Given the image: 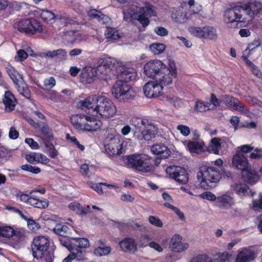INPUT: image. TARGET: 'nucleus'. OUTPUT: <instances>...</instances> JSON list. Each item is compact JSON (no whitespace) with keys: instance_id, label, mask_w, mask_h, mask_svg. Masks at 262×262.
Listing matches in <instances>:
<instances>
[{"instance_id":"f257e3e1","label":"nucleus","mask_w":262,"mask_h":262,"mask_svg":"<svg viewBox=\"0 0 262 262\" xmlns=\"http://www.w3.org/2000/svg\"><path fill=\"white\" fill-rule=\"evenodd\" d=\"M169 67L170 69L160 60H151L144 66V73L146 76L154 79L156 81L168 85L172 83V77H176L177 74L175 65L170 63Z\"/></svg>"},{"instance_id":"f03ea898","label":"nucleus","mask_w":262,"mask_h":262,"mask_svg":"<svg viewBox=\"0 0 262 262\" xmlns=\"http://www.w3.org/2000/svg\"><path fill=\"white\" fill-rule=\"evenodd\" d=\"M197 178L200 181L201 187L208 189L210 184H215L220 181L222 178L220 169L215 166L204 165L200 167L197 173Z\"/></svg>"},{"instance_id":"7ed1b4c3","label":"nucleus","mask_w":262,"mask_h":262,"mask_svg":"<svg viewBox=\"0 0 262 262\" xmlns=\"http://www.w3.org/2000/svg\"><path fill=\"white\" fill-rule=\"evenodd\" d=\"M112 94L119 101L127 102L133 100L137 94L128 83L123 80H119L112 89Z\"/></svg>"},{"instance_id":"20e7f679","label":"nucleus","mask_w":262,"mask_h":262,"mask_svg":"<svg viewBox=\"0 0 262 262\" xmlns=\"http://www.w3.org/2000/svg\"><path fill=\"white\" fill-rule=\"evenodd\" d=\"M127 165L137 170L147 172L152 167V159L145 155H132L127 157Z\"/></svg>"},{"instance_id":"39448f33","label":"nucleus","mask_w":262,"mask_h":262,"mask_svg":"<svg viewBox=\"0 0 262 262\" xmlns=\"http://www.w3.org/2000/svg\"><path fill=\"white\" fill-rule=\"evenodd\" d=\"M242 13L247 16V21L252 20L260 13L262 4L257 0H243L238 3Z\"/></svg>"},{"instance_id":"423d86ee","label":"nucleus","mask_w":262,"mask_h":262,"mask_svg":"<svg viewBox=\"0 0 262 262\" xmlns=\"http://www.w3.org/2000/svg\"><path fill=\"white\" fill-rule=\"evenodd\" d=\"M243 16L238 3L236 5L227 9L225 13V17L228 19V26L230 28H236L238 24L247 22V18L244 17L241 19Z\"/></svg>"},{"instance_id":"0eeeda50","label":"nucleus","mask_w":262,"mask_h":262,"mask_svg":"<svg viewBox=\"0 0 262 262\" xmlns=\"http://www.w3.org/2000/svg\"><path fill=\"white\" fill-rule=\"evenodd\" d=\"M96 114L104 118L113 117L116 113V107L110 99L103 97H99Z\"/></svg>"},{"instance_id":"6e6552de","label":"nucleus","mask_w":262,"mask_h":262,"mask_svg":"<svg viewBox=\"0 0 262 262\" xmlns=\"http://www.w3.org/2000/svg\"><path fill=\"white\" fill-rule=\"evenodd\" d=\"M49 247L48 238L43 236L36 237L34 238L31 246L32 255L37 259H41L47 251Z\"/></svg>"},{"instance_id":"1a4fd4ad","label":"nucleus","mask_w":262,"mask_h":262,"mask_svg":"<svg viewBox=\"0 0 262 262\" xmlns=\"http://www.w3.org/2000/svg\"><path fill=\"white\" fill-rule=\"evenodd\" d=\"M189 31L193 36L202 39L215 40L217 37L216 30L212 26L191 27Z\"/></svg>"},{"instance_id":"9d476101","label":"nucleus","mask_w":262,"mask_h":262,"mask_svg":"<svg viewBox=\"0 0 262 262\" xmlns=\"http://www.w3.org/2000/svg\"><path fill=\"white\" fill-rule=\"evenodd\" d=\"M135 127H142L145 137V141H150L155 137L157 133V128L149 120L145 118L135 119ZM144 137V136H143Z\"/></svg>"},{"instance_id":"9b49d317","label":"nucleus","mask_w":262,"mask_h":262,"mask_svg":"<svg viewBox=\"0 0 262 262\" xmlns=\"http://www.w3.org/2000/svg\"><path fill=\"white\" fill-rule=\"evenodd\" d=\"M166 172L169 178L174 179L181 184H186L189 177L187 170L181 166H169L166 169Z\"/></svg>"},{"instance_id":"f8f14e48","label":"nucleus","mask_w":262,"mask_h":262,"mask_svg":"<svg viewBox=\"0 0 262 262\" xmlns=\"http://www.w3.org/2000/svg\"><path fill=\"white\" fill-rule=\"evenodd\" d=\"M163 86L165 85L159 82H148L144 86V93L147 98L158 97L162 94Z\"/></svg>"},{"instance_id":"ddd939ff","label":"nucleus","mask_w":262,"mask_h":262,"mask_svg":"<svg viewBox=\"0 0 262 262\" xmlns=\"http://www.w3.org/2000/svg\"><path fill=\"white\" fill-rule=\"evenodd\" d=\"M123 142L120 137L114 136L110 139L109 143L105 146L106 150L112 156H119L123 152Z\"/></svg>"},{"instance_id":"4468645a","label":"nucleus","mask_w":262,"mask_h":262,"mask_svg":"<svg viewBox=\"0 0 262 262\" xmlns=\"http://www.w3.org/2000/svg\"><path fill=\"white\" fill-rule=\"evenodd\" d=\"M232 165L233 168L240 170L241 172L251 166L246 156L238 151L233 156Z\"/></svg>"},{"instance_id":"2eb2a0df","label":"nucleus","mask_w":262,"mask_h":262,"mask_svg":"<svg viewBox=\"0 0 262 262\" xmlns=\"http://www.w3.org/2000/svg\"><path fill=\"white\" fill-rule=\"evenodd\" d=\"M98 103H99V97L96 95H94L78 102L77 105L78 107L83 110H92L93 112H96L97 110V106H98Z\"/></svg>"},{"instance_id":"dca6fc26","label":"nucleus","mask_w":262,"mask_h":262,"mask_svg":"<svg viewBox=\"0 0 262 262\" xmlns=\"http://www.w3.org/2000/svg\"><path fill=\"white\" fill-rule=\"evenodd\" d=\"M141 13L140 8L135 5H129L123 7V20L127 23H133Z\"/></svg>"},{"instance_id":"f3484780","label":"nucleus","mask_w":262,"mask_h":262,"mask_svg":"<svg viewBox=\"0 0 262 262\" xmlns=\"http://www.w3.org/2000/svg\"><path fill=\"white\" fill-rule=\"evenodd\" d=\"M256 257V255L254 251L248 248H244L238 252L235 262H251Z\"/></svg>"},{"instance_id":"a211bd4d","label":"nucleus","mask_w":262,"mask_h":262,"mask_svg":"<svg viewBox=\"0 0 262 262\" xmlns=\"http://www.w3.org/2000/svg\"><path fill=\"white\" fill-rule=\"evenodd\" d=\"M182 237L179 234L174 235L170 240L169 247L175 252H181L187 249L188 245L182 242Z\"/></svg>"},{"instance_id":"6ab92c4d","label":"nucleus","mask_w":262,"mask_h":262,"mask_svg":"<svg viewBox=\"0 0 262 262\" xmlns=\"http://www.w3.org/2000/svg\"><path fill=\"white\" fill-rule=\"evenodd\" d=\"M3 102L5 105V110L10 112L14 110L17 101L11 92L6 91L3 96Z\"/></svg>"},{"instance_id":"aec40b11","label":"nucleus","mask_w":262,"mask_h":262,"mask_svg":"<svg viewBox=\"0 0 262 262\" xmlns=\"http://www.w3.org/2000/svg\"><path fill=\"white\" fill-rule=\"evenodd\" d=\"M88 116L83 114H74L72 115L70 120L74 128L77 130L84 131Z\"/></svg>"},{"instance_id":"412c9836","label":"nucleus","mask_w":262,"mask_h":262,"mask_svg":"<svg viewBox=\"0 0 262 262\" xmlns=\"http://www.w3.org/2000/svg\"><path fill=\"white\" fill-rule=\"evenodd\" d=\"M34 127L39 129L43 135L46 142H50L53 140L54 137L52 131L46 122L34 123Z\"/></svg>"},{"instance_id":"4be33fe9","label":"nucleus","mask_w":262,"mask_h":262,"mask_svg":"<svg viewBox=\"0 0 262 262\" xmlns=\"http://www.w3.org/2000/svg\"><path fill=\"white\" fill-rule=\"evenodd\" d=\"M241 175L243 181L250 184L256 183L259 179L258 173L252 168L251 165L242 172Z\"/></svg>"},{"instance_id":"5701e85b","label":"nucleus","mask_w":262,"mask_h":262,"mask_svg":"<svg viewBox=\"0 0 262 262\" xmlns=\"http://www.w3.org/2000/svg\"><path fill=\"white\" fill-rule=\"evenodd\" d=\"M215 204L221 209H227L235 204V201L234 199L229 195L224 194L217 197Z\"/></svg>"},{"instance_id":"b1692460","label":"nucleus","mask_w":262,"mask_h":262,"mask_svg":"<svg viewBox=\"0 0 262 262\" xmlns=\"http://www.w3.org/2000/svg\"><path fill=\"white\" fill-rule=\"evenodd\" d=\"M119 246L126 252L135 253L137 250V245L133 238H125L119 242Z\"/></svg>"},{"instance_id":"393cba45","label":"nucleus","mask_w":262,"mask_h":262,"mask_svg":"<svg viewBox=\"0 0 262 262\" xmlns=\"http://www.w3.org/2000/svg\"><path fill=\"white\" fill-rule=\"evenodd\" d=\"M150 149L153 154L159 155L161 159L167 158L170 154V151L168 148L162 143L153 145Z\"/></svg>"},{"instance_id":"a878e982","label":"nucleus","mask_w":262,"mask_h":262,"mask_svg":"<svg viewBox=\"0 0 262 262\" xmlns=\"http://www.w3.org/2000/svg\"><path fill=\"white\" fill-rule=\"evenodd\" d=\"M6 72L12 80L15 86L22 84V82L24 81L23 75L19 74L13 67L8 65L6 67Z\"/></svg>"},{"instance_id":"bb28decb","label":"nucleus","mask_w":262,"mask_h":262,"mask_svg":"<svg viewBox=\"0 0 262 262\" xmlns=\"http://www.w3.org/2000/svg\"><path fill=\"white\" fill-rule=\"evenodd\" d=\"M28 205H31L34 207L44 209L48 207L49 201L45 198H39L35 194H31Z\"/></svg>"},{"instance_id":"cd10ccee","label":"nucleus","mask_w":262,"mask_h":262,"mask_svg":"<svg viewBox=\"0 0 262 262\" xmlns=\"http://www.w3.org/2000/svg\"><path fill=\"white\" fill-rule=\"evenodd\" d=\"M86 119L85 126L84 127V131L93 132L101 128L102 123L98 119L93 116H89Z\"/></svg>"},{"instance_id":"c85d7f7f","label":"nucleus","mask_w":262,"mask_h":262,"mask_svg":"<svg viewBox=\"0 0 262 262\" xmlns=\"http://www.w3.org/2000/svg\"><path fill=\"white\" fill-rule=\"evenodd\" d=\"M234 191L241 198L244 196H253L254 192L246 185L236 184L233 187Z\"/></svg>"},{"instance_id":"c756f323","label":"nucleus","mask_w":262,"mask_h":262,"mask_svg":"<svg viewBox=\"0 0 262 262\" xmlns=\"http://www.w3.org/2000/svg\"><path fill=\"white\" fill-rule=\"evenodd\" d=\"M106 241L104 239H100L98 241V246L94 251V254L99 256H102L108 255L112 251V248L110 246H105Z\"/></svg>"},{"instance_id":"7c9ffc66","label":"nucleus","mask_w":262,"mask_h":262,"mask_svg":"<svg viewBox=\"0 0 262 262\" xmlns=\"http://www.w3.org/2000/svg\"><path fill=\"white\" fill-rule=\"evenodd\" d=\"M30 18H27L16 21L14 24V28L19 33L27 35L28 31H30L29 29V26L31 25L30 24Z\"/></svg>"},{"instance_id":"2f4dec72","label":"nucleus","mask_w":262,"mask_h":262,"mask_svg":"<svg viewBox=\"0 0 262 262\" xmlns=\"http://www.w3.org/2000/svg\"><path fill=\"white\" fill-rule=\"evenodd\" d=\"M30 24L31 25L29 26V29L30 31H28V36H31L43 32V26L41 23L37 19L30 18Z\"/></svg>"},{"instance_id":"473e14b6","label":"nucleus","mask_w":262,"mask_h":262,"mask_svg":"<svg viewBox=\"0 0 262 262\" xmlns=\"http://www.w3.org/2000/svg\"><path fill=\"white\" fill-rule=\"evenodd\" d=\"M41 57L54 58L57 57L60 60H64L67 59V52L62 49H59L52 51H48L46 53H42Z\"/></svg>"},{"instance_id":"72a5a7b5","label":"nucleus","mask_w":262,"mask_h":262,"mask_svg":"<svg viewBox=\"0 0 262 262\" xmlns=\"http://www.w3.org/2000/svg\"><path fill=\"white\" fill-rule=\"evenodd\" d=\"M68 207L71 210L81 216L86 215L90 210V205H87L86 208H83L80 203L76 202H71Z\"/></svg>"},{"instance_id":"f704fd0d","label":"nucleus","mask_w":262,"mask_h":262,"mask_svg":"<svg viewBox=\"0 0 262 262\" xmlns=\"http://www.w3.org/2000/svg\"><path fill=\"white\" fill-rule=\"evenodd\" d=\"M120 77L123 79V81L127 83L129 81L136 80L137 73L134 71L133 69L126 68L121 71Z\"/></svg>"},{"instance_id":"c9c22d12","label":"nucleus","mask_w":262,"mask_h":262,"mask_svg":"<svg viewBox=\"0 0 262 262\" xmlns=\"http://www.w3.org/2000/svg\"><path fill=\"white\" fill-rule=\"evenodd\" d=\"M73 251L75 249H81L90 246L88 238L83 237L72 238Z\"/></svg>"},{"instance_id":"e433bc0d","label":"nucleus","mask_w":262,"mask_h":262,"mask_svg":"<svg viewBox=\"0 0 262 262\" xmlns=\"http://www.w3.org/2000/svg\"><path fill=\"white\" fill-rule=\"evenodd\" d=\"M116 60L111 57H105L102 58L100 61L99 68L100 69H105L109 71L116 68Z\"/></svg>"},{"instance_id":"4c0bfd02","label":"nucleus","mask_w":262,"mask_h":262,"mask_svg":"<svg viewBox=\"0 0 262 262\" xmlns=\"http://www.w3.org/2000/svg\"><path fill=\"white\" fill-rule=\"evenodd\" d=\"M104 35L108 40H116L121 37L118 30L113 27H107Z\"/></svg>"},{"instance_id":"58836bf2","label":"nucleus","mask_w":262,"mask_h":262,"mask_svg":"<svg viewBox=\"0 0 262 262\" xmlns=\"http://www.w3.org/2000/svg\"><path fill=\"white\" fill-rule=\"evenodd\" d=\"M140 10L142 14L148 17L156 16L157 15L155 6L148 2L146 3L144 7L140 8Z\"/></svg>"},{"instance_id":"ea45409f","label":"nucleus","mask_w":262,"mask_h":262,"mask_svg":"<svg viewBox=\"0 0 262 262\" xmlns=\"http://www.w3.org/2000/svg\"><path fill=\"white\" fill-rule=\"evenodd\" d=\"M221 148V139L214 138L211 140V143L208 147V151L214 154L218 155Z\"/></svg>"},{"instance_id":"a19ab883","label":"nucleus","mask_w":262,"mask_h":262,"mask_svg":"<svg viewBox=\"0 0 262 262\" xmlns=\"http://www.w3.org/2000/svg\"><path fill=\"white\" fill-rule=\"evenodd\" d=\"M69 228L66 225L58 224L53 229L54 232L61 237H68L69 236Z\"/></svg>"},{"instance_id":"79ce46f5","label":"nucleus","mask_w":262,"mask_h":262,"mask_svg":"<svg viewBox=\"0 0 262 262\" xmlns=\"http://www.w3.org/2000/svg\"><path fill=\"white\" fill-rule=\"evenodd\" d=\"M240 101L236 98L226 95L224 99V104L228 107L235 110V108L239 104Z\"/></svg>"},{"instance_id":"37998d69","label":"nucleus","mask_w":262,"mask_h":262,"mask_svg":"<svg viewBox=\"0 0 262 262\" xmlns=\"http://www.w3.org/2000/svg\"><path fill=\"white\" fill-rule=\"evenodd\" d=\"M14 229L10 226H0V237L10 238L13 236Z\"/></svg>"},{"instance_id":"c03bdc74","label":"nucleus","mask_w":262,"mask_h":262,"mask_svg":"<svg viewBox=\"0 0 262 262\" xmlns=\"http://www.w3.org/2000/svg\"><path fill=\"white\" fill-rule=\"evenodd\" d=\"M171 18L175 22L180 24H183L187 20L186 14L181 11H176L172 12Z\"/></svg>"},{"instance_id":"a18cd8bd","label":"nucleus","mask_w":262,"mask_h":262,"mask_svg":"<svg viewBox=\"0 0 262 262\" xmlns=\"http://www.w3.org/2000/svg\"><path fill=\"white\" fill-rule=\"evenodd\" d=\"M17 89L19 93L27 99H30L31 97V92L29 88L27 87L25 81L22 82V84L16 85L15 86Z\"/></svg>"},{"instance_id":"49530a36","label":"nucleus","mask_w":262,"mask_h":262,"mask_svg":"<svg viewBox=\"0 0 262 262\" xmlns=\"http://www.w3.org/2000/svg\"><path fill=\"white\" fill-rule=\"evenodd\" d=\"M11 156V152L4 147H0V165L4 164Z\"/></svg>"},{"instance_id":"de8ad7c7","label":"nucleus","mask_w":262,"mask_h":262,"mask_svg":"<svg viewBox=\"0 0 262 262\" xmlns=\"http://www.w3.org/2000/svg\"><path fill=\"white\" fill-rule=\"evenodd\" d=\"M152 239L151 236L149 234H142L139 239V246L140 248L148 246L150 241Z\"/></svg>"},{"instance_id":"09e8293b","label":"nucleus","mask_w":262,"mask_h":262,"mask_svg":"<svg viewBox=\"0 0 262 262\" xmlns=\"http://www.w3.org/2000/svg\"><path fill=\"white\" fill-rule=\"evenodd\" d=\"M40 18L45 22H48L55 18V14L48 10H42L40 14Z\"/></svg>"},{"instance_id":"8fccbe9b","label":"nucleus","mask_w":262,"mask_h":262,"mask_svg":"<svg viewBox=\"0 0 262 262\" xmlns=\"http://www.w3.org/2000/svg\"><path fill=\"white\" fill-rule=\"evenodd\" d=\"M187 148L192 153H198L199 150L202 148L200 143L196 141H190L188 143Z\"/></svg>"},{"instance_id":"3c124183","label":"nucleus","mask_w":262,"mask_h":262,"mask_svg":"<svg viewBox=\"0 0 262 262\" xmlns=\"http://www.w3.org/2000/svg\"><path fill=\"white\" fill-rule=\"evenodd\" d=\"M165 48V46L163 43H153L150 46V50L155 54H161Z\"/></svg>"},{"instance_id":"603ef678","label":"nucleus","mask_w":262,"mask_h":262,"mask_svg":"<svg viewBox=\"0 0 262 262\" xmlns=\"http://www.w3.org/2000/svg\"><path fill=\"white\" fill-rule=\"evenodd\" d=\"M21 169L24 171L30 172L33 174H38L40 172L41 169L37 166H32L30 164H24L21 166Z\"/></svg>"},{"instance_id":"864d4df0","label":"nucleus","mask_w":262,"mask_h":262,"mask_svg":"<svg viewBox=\"0 0 262 262\" xmlns=\"http://www.w3.org/2000/svg\"><path fill=\"white\" fill-rule=\"evenodd\" d=\"M59 22L60 25L64 27H68L69 25H75L77 21L67 16H61L59 17Z\"/></svg>"},{"instance_id":"5fc2aeb1","label":"nucleus","mask_w":262,"mask_h":262,"mask_svg":"<svg viewBox=\"0 0 262 262\" xmlns=\"http://www.w3.org/2000/svg\"><path fill=\"white\" fill-rule=\"evenodd\" d=\"M67 237H61L59 238L60 244L66 247L70 252L73 251L72 238L71 239H67Z\"/></svg>"},{"instance_id":"6e6d98bb","label":"nucleus","mask_w":262,"mask_h":262,"mask_svg":"<svg viewBox=\"0 0 262 262\" xmlns=\"http://www.w3.org/2000/svg\"><path fill=\"white\" fill-rule=\"evenodd\" d=\"M147 16L142 13V12L139 14V15L136 17L134 20H138L142 26L145 28L148 26L149 24V19Z\"/></svg>"},{"instance_id":"4d7b16f0","label":"nucleus","mask_w":262,"mask_h":262,"mask_svg":"<svg viewBox=\"0 0 262 262\" xmlns=\"http://www.w3.org/2000/svg\"><path fill=\"white\" fill-rule=\"evenodd\" d=\"M235 110L238 111L241 114L247 117H249L250 116V112L249 110L241 101L239 102V104L238 106L235 108Z\"/></svg>"},{"instance_id":"13d9d810","label":"nucleus","mask_w":262,"mask_h":262,"mask_svg":"<svg viewBox=\"0 0 262 262\" xmlns=\"http://www.w3.org/2000/svg\"><path fill=\"white\" fill-rule=\"evenodd\" d=\"M217 262H229L231 255L227 252L219 253L217 254Z\"/></svg>"},{"instance_id":"bf43d9fd","label":"nucleus","mask_w":262,"mask_h":262,"mask_svg":"<svg viewBox=\"0 0 262 262\" xmlns=\"http://www.w3.org/2000/svg\"><path fill=\"white\" fill-rule=\"evenodd\" d=\"M148 221L150 224L158 227H162L163 225L162 221L158 217L156 216H149Z\"/></svg>"},{"instance_id":"052dcab7","label":"nucleus","mask_w":262,"mask_h":262,"mask_svg":"<svg viewBox=\"0 0 262 262\" xmlns=\"http://www.w3.org/2000/svg\"><path fill=\"white\" fill-rule=\"evenodd\" d=\"M212 106L211 107V110H214L219 106L221 103V100L216 98L215 95L213 93H211L209 99Z\"/></svg>"},{"instance_id":"680f3d73","label":"nucleus","mask_w":262,"mask_h":262,"mask_svg":"<svg viewBox=\"0 0 262 262\" xmlns=\"http://www.w3.org/2000/svg\"><path fill=\"white\" fill-rule=\"evenodd\" d=\"M191 262H212V258L206 254L198 255L195 258H193Z\"/></svg>"},{"instance_id":"e2e57ef3","label":"nucleus","mask_w":262,"mask_h":262,"mask_svg":"<svg viewBox=\"0 0 262 262\" xmlns=\"http://www.w3.org/2000/svg\"><path fill=\"white\" fill-rule=\"evenodd\" d=\"M100 14H102L100 11L95 9H90L88 11V16L91 19H96L97 21H98L100 17H101Z\"/></svg>"},{"instance_id":"0e129e2a","label":"nucleus","mask_w":262,"mask_h":262,"mask_svg":"<svg viewBox=\"0 0 262 262\" xmlns=\"http://www.w3.org/2000/svg\"><path fill=\"white\" fill-rule=\"evenodd\" d=\"M237 148L238 151L245 155L246 154L251 152L254 149V147L249 144H245L238 147Z\"/></svg>"},{"instance_id":"69168bd1","label":"nucleus","mask_w":262,"mask_h":262,"mask_svg":"<svg viewBox=\"0 0 262 262\" xmlns=\"http://www.w3.org/2000/svg\"><path fill=\"white\" fill-rule=\"evenodd\" d=\"M200 197L204 199H206L209 201H216L217 198L210 191H206L200 195Z\"/></svg>"},{"instance_id":"338daca9","label":"nucleus","mask_w":262,"mask_h":262,"mask_svg":"<svg viewBox=\"0 0 262 262\" xmlns=\"http://www.w3.org/2000/svg\"><path fill=\"white\" fill-rule=\"evenodd\" d=\"M55 84V79L53 77H50L49 78H46L43 81V85L47 89H52Z\"/></svg>"},{"instance_id":"774afa93","label":"nucleus","mask_w":262,"mask_h":262,"mask_svg":"<svg viewBox=\"0 0 262 262\" xmlns=\"http://www.w3.org/2000/svg\"><path fill=\"white\" fill-rule=\"evenodd\" d=\"M177 129L179 130L184 136H187L190 133V129L189 127L184 125H179L177 126Z\"/></svg>"}]
</instances>
